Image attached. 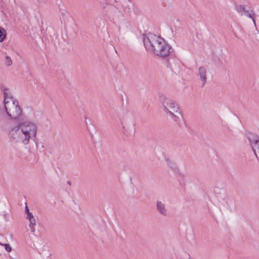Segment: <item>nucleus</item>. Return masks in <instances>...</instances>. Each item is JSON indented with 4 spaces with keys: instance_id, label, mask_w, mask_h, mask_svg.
Instances as JSON below:
<instances>
[{
    "instance_id": "1",
    "label": "nucleus",
    "mask_w": 259,
    "mask_h": 259,
    "mask_svg": "<svg viewBox=\"0 0 259 259\" xmlns=\"http://www.w3.org/2000/svg\"><path fill=\"white\" fill-rule=\"evenodd\" d=\"M38 130V125L36 122L25 120L12 128L10 136L15 142L27 145L30 140H34L36 138Z\"/></svg>"
},
{
    "instance_id": "2",
    "label": "nucleus",
    "mask_w": 259,
    "mask_h": 259,
    "mask_svg": "<svg viewBox=\"0 0 259 259\" xmlns=\"http://www.w3.org/2000/svg\"><path fill=\"white\" fill-rule=\"evenodd\" d=\"M143 41L146 50L155 55L160 57L169 55L170 47L161 37L148 33L143 35Z\"/></svg>"
},
{
    "instance_id": "3",
    "label": "nucleus",
    "mask_w": 259,
    "mask_h": 259,
    "mask_svg": "<svg viewBox=\"0 0 259 259\" xmlns=\"http://www.w3.org/2000/svg\"><path fill=\"white\" fill-rule=\"evenodd\" d=\"M159 100L162 104L166 116L178 122L180 120V116L181 115L178 104L174 100L162 93L159 95Z\"/></svg>"
},
{
    "instance_id": "4",
    "label": "nucleus",
    "mask_w": 259,
    "mask_h": 259,
    "mask_svg": "<svg viewBox=\"0 0 259 259\" xmlns=\"http://www.w3.org/2000/svg\"><path fill=\"white\" fill-rule=\"evenodd\" d=\"M4 104L7 115L12 119H16L21 114V109L18 102L10 93L4 92Z\"/></svg>"
},
{
    "instance_id": "5",
    "label": "nucleus",
    "mask_w": 259,
    "mask_h": 259,
    "mask_svg": "<svg viewBox=\"0 0 259 259\" xmlns=\"http://www.w3.org/2000/svg\"><path fill=\"white\" fill-rule=\"evenodd\" d=\"M198 76L201 80L202 85L204 86L206 81V70L203 67H200L198 70Z\"/></svg>"
},
{
    "instance_id": "6",
    "label": "nucleus",
    "mask_w": 259,
    "mask_h": 259,
    "mask_svg": "<svg viewBox=\"0 0 259 259\" xmlns=\"http://www.w3.org/2000/svg\"><path fill=\"white\" fill-rule=\"evenodd\" d=\"M156 207L158 212L162 215L166 216L167 214V211L165 207V204L160 201H157L156 203Z\"/></svg>"
},
{
    "instance_id": "7",
    "label": "nucleus",
    "mask_w": 259,
    "mask_h": 259,
    "mask_svg": "<svg viewBox=\"0 0 259 259\" xmlns=\"http://www.w3.org/2000/svg\"><path fill=\"white\" fill-rule=\"evenodd\" d=\"M26 219L29 221V227L30 228L31 232H34V226L36 224V221L31 212L26 214Z\"/></svg>"
},
{
    "instance_id": "8",
    "label": "nucleus",
    "mask_w": 259,
    "mask_h": 259,
    "mask_svg": "<svg viewBox=\"0 0 259 259\" xmlns=\"http://www.w3.org/2000/svg\"><path fill=\"white\" fill-rule=\"evenodd\" d=\"M243 15H245L250 18H251L252 20V21L253 22L254 24H255L254 18V14L252 12V11H251V12H249V11H247L245 10L244 11V12L243 13Z\"/></svg>"
},
{
    "instance_id": "9",
    "label": "nucleus",
    "mask_w": 259,
    "mask_h": 259,
    "mask_svg": "<svg viewBox=\"0 0 259 259\" xmlns=\"http://www.w3.org/2000/svg\"><path fill=\"white\" fill-rule=\"evenodd\" d=\"M6 37V31L5 29L0 27V42H2Z\"/></svg>"
},
{
    "instance_id": "10",
    "label": "nucleus",
    "mask_w": 259,
    "mask_h": 259,
    "mask_svg": "<svg viewBox=\"0 0 259 259\" xmlns=\"http://www.w3.org/2000/svg\"><path fill=\"white\" fill-rule=\"evenodd\" d=\"M4 62H5V65L6 66H7V67L11 66L12 65V64H13V62H12V59L8 56H6L5 57Z\"/></svg>"
},
{
    "instance_id": "11",
    "label": "nucleus",
    "mask_w": 259,
    "mask_h": 259,
    "mask_svg": "<svg viewBox=\"0 0 259 259\" xmlns=\"http://www.w3.org/2000/svg\"><path fill=\"white\" fill-rule=\"evenodd\" d=\"M236 10L239 14L242 16L244 11L245 10V9L243 6L239 5L236 7Z\"/></svg>"
},
{
    "instance_id": "12",
    "label": "nucleus",
    "mask_w": 259,
    "mask_h": 259,
    "mask_svg": "<svg viewBox=\"0 0 259 259\" xmlns=\"http://www.w3.org/2000/svg\"><path fill=\"white\" fill-rule=\"evenodd\" d=\"M1 245L5 246V249L8 252H10L12 251V247L9 244H1Z\"/></svg>"
},
{
    "instance_id": "13",
    "label": "nucleus",
    "mask_w": 259,
    "mask_h": 259,
    "mask_svg": "<svg viewBox=\"0 0 259 259\" xmlns=\"http://www.w3.org/2000/svg\"><path fill=\"white\" fill-rule=\"evenodd\" d=\"M25 212L26 214H27V213L30 212L29 210L28 207L27 205H26V206L25 207Z\"/></svg>"
},
{
    "instance_id": "14",
    "label": "nucleus",
    "mask_w": 259,
    "mask_h": 259,
    "mask_svg": "<svg viewBox=\"0 0 259 259\" xmlns=\"http://www.w3.org/2000/svg\"><path fill=\"white\" fill-rule=\"evenodd\" d=\"M1 244V243H0V244Z\"/></svg>"
}]
</instances>
